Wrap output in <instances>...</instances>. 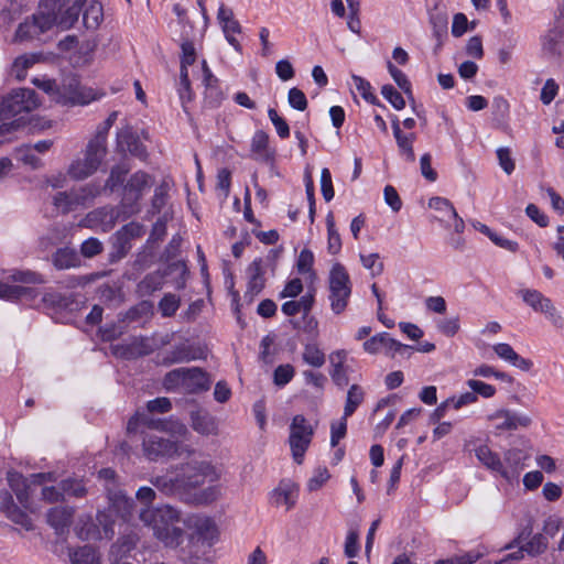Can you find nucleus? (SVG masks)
Returning <instances> with one entry per match:
<instances>
[{"instance_id": "obj_50", "label": "nucleus", "mask_w": 564, "mask_h": 564, "mask_svg": "<svg viewBox=\"0 0 564 564\" xmlns=\"http://www.w3.org/2000/svg\"><path fill=\"white\" fill-rule=\"evenodd\" d=\"M381 95L387 99L393 108L401 110L405 107V100L394 86L387 84L381 88Z\"/></svg>"}, {"instance_id": "obj_29", "label": "nucleus", "mask_w": 564, "mask_h": 564, "mask_svg": "<svg viewBox=\"0 0 564 564\" xmlns=\"http://www.w3.org/2000/svg\"><path fill=\"white\" fill-rule=\"evenodd\" d=\"M8 481L19 502L26 508L30 502L29 479L19 473H9Z\"/></svg>"}, {"instance_id": "obj_26", "label": "nucleus", "mask_w": 564, "mask_h": 564, "mask_svg": "<svg viewBox=\"0 0 564 564\" xmlns=\"http://www.w3.org/2000/svg\"><path fill=\"white\" fill-rule=\"evenodd\" d=\"M165 273L154 271L147 274L138 284L135 292L140 297H147L160 291L164 285Z\"/></svg>"}, {"instance_id": "obj_36", "label": "nucleus", "mask_w": 564, "mask_h": 564, "mask_svg": "<svg viewBox=\"0 0 564 564\" xmlns=\"http://www.w3.org/2000/svg\"><path fill=\"white\" fill-rule=\"evenodd\" d=\"M34 289L30 286L11 285L0 281V299L14 301L31 296Z\"/></svg>"}, {"instance_id": "obj_8", "label": "nucleus", "mask_w": 564, "mask_h": 564, "mask_svg": "<svg viewBox=\"0 0 564 564\" xmlns=\"http://www.w3.org/2000/svg\"><path fill=\"white\" fill-rule=\"evenodd\" d=\"M151 185V176L142 171L133 173L123 186L121 204L130 214L139 212V200Z\"/></svg>"}, {"instance_id": "obj_24", "label": "nucleus", "mask_w": 564, "mask_h": 564, "mask_svg": "<svg viewBox=\"0 0 564 564\" xmlns=\"http://www.w3.org/2000/svg\"><path fill=\"white\" fill-rule=\"evenodd\" d=\"M248 271L250 273V278L245 296H250V299H252L253 296L258 295L264 288L265 280L263 278L262 271V259H254L249 265Z\"/></svg>"}, {"instance_id": "obj_35", "label": "nucleus", "mask_w": 564, "mask_h": 564, "mask_svg": "<svg viewBox=\"0 0 564 564\" xmlns=\"http://www.w3.org/2000/svg\"><path fill=\"white\" fill-rule=\"evenodd\" d=\"M473 226L486 235L495 245L509 250L511 252H516L519 249V245L517 241L509 240L507 238H503L499 236L497 232L492 231L487 225H484L479 221L473 223Z\"/></svg>"}, {"instance_id": "obj_43", "label": "nucleus", "mask_w": 564, "mask_h": 564, "mask_svg": "<svg viewBox=\"0 0 564 564\" xmlns=\"http://www.w3.org/2000/svg\"><path fill=\"white\" fill-rule=\"evenodd\" d=\"M220 496L219 486H209L205 489H202L198 492L192 494L189 500H185L186 502H195L198 505H207L216 501Z\"/></svg>"}, {"instance_id": "obj_11", "label": "nucleus", "mask_w": 564, "mask_h": 564, "mask_svg": "<svg viewBox=\"0 0 564 564\" xmlns=\"http://www.w3.org/2000/svg\"><path fill=\"white\" fill-rule=\"evenodd\" d=\"M557 22V25L541 37L542 53L549 59H558L564 54V25L562 22Z\"/></svg>"}, {"instance_id": "obj_13", "label": "nucleus", "mask_w": 564, "mask_h": 564, "mask_svg": "<svg viewBox=\"0 0 564 564\" xmlns=\"http://www.w3.org/2000/svg\"><path fill=\"white\" fill-rule=\"evenodd\" d=\"M42 302L46 308L54 312H72L78 307V302L74 293H62L58 291H47L42 297Z\"/></svg>"}, {"instance_id": "obj_3", "label": "nucleus", "mask_w": 564, "mask_h": 564, "mask_svg": "<svg viewBox=\"0 0 564 564\" xmlns=\"http://www.w3.org/2000/svg\"><path fill=\"white\" fill-rule=\"evenodd\" d=\"M140 519L152 525L154 535L167 546H177L183 538V529L180 511L172 506L165 505L154 511L141 510Z\"/></svg>"}, {"instance_id": "obj_17", "label": "nucleus", "mask_w": 564, "mask_h": 564, "mask_svg": "<svg viewBox=\"0 0 564 564\" xmlns=\"http://www.w3.org/2000/svg\"><path fill=\"white\" fill-rule=\"evenodd\" d=\"M297 486L290 480H282L271 492V502L275 506H286L290 510L295 506L297 498Z\"/></svg>"}, {"instance_id": "obj_1", "label": "nucleus", "mask_w": 564, "mask_h": 564, "mask_svg": "<svg viewBox=\"0 0 564 564\" xmlns=\"http://www.w3.org/2000/svg\"><path fill=\"white\" fill-rule=\"evenodd\" d=\"M220 477L216 467L208 460L193 458L175 467L174 473L152 477L150 482L162 494L189 500L193 490L206 480L213 482Z\"/></svg>"}, {"instance_id": "obj_30", "label": "nucleus", "mask_w": 564, "mask_h": 564, "mask_svg": "<svg viewBox=\"0 0 564 564\" xmlns=\"http://www.w3.org/2000/svg\"><path fill=\"white\" fill-rule=\"evenodd\" d=\"M328 288L329 290L351 291L350 278L343 264L335 263L332 267L328 278Z\"/></svg>"}, {"instance_id": "obj_28", "label": "nucleus", "mask_w": 564, "mask_h": 564, "mask_svg": "<svg viewBox=\"0 0 564 564\" xmlns=\"http://www.w3.org/2000/svg\"><path fill=\"white\" fill-rule=\"evenodd\" d=\"M82 12L83 24L87 30L96 31L104 21V7L98 0H91Z\"/></svg>"}, {"instance_id": "obj_31", "label": "nucleus", "mask_w": 564, "mask_h": 564, "mask_svg": "<svg viewBox=\"0 0 564 564\" xmlns=\"http://www.w3.org/2000/svg\"><path fill=\"white\" fill-rule=\"evenodd\" d=\"M83 198V195L74 192H58L53 198V204L58 212L67 214L75 210L82 204Z\"/></svg>"}, {"instance_id": "obj_53", "label": "nucleus", "mask_w": 564, "mask_h": 564, "mask_svg": "<svg viewBox=\"0 0 564 564\" xmlns=\"http://www.w3.org/2000/svg\"><path fill=\"white\" fill-rule=\"evenodd\" d=\"M289 105L297 110L304 111L307 108V98L305 94L297 87H293L288 93Z\"/></svg>"}, {"instance_id": "obj_5", "label": "nucleus", "mask_w": 564, "mask_h": 564, "mask_svg": "<svg viewBox=\"0 0 564 564\" xmlns=\"http://www.w3.org/2000/svg\"><path fill=\"white\" fill-rule=\"evenodd\" d=\"M56 22V14H54V4L50 12H37L26 18L19 24L14 40L17 42L32 41L40 39L42 34L53 28Z\"/></svg>"}, {"instance_id": "obj_25", "label": "nucleus", "mask_w": 564, "mask_h": 564, "mask_svg": "<svg viewBox=\"0 0 564 564\" xmlns=\"http://www.w3.org/2000/svg\"><path fill=\"white\" fill-rule=\"evenodd\" d=\"M2 510L6 516L15 524L21 525L26 531H31L33 529L32 519L25 511H23L13 502L11 496H9L8 499L2 502Z\"/></svg>"}, {"instance_id": "obj_22", "label": "nucleus", "mask_w": 564, "mask_h": 564, "mask_svg": "<svg viewBox=\"0 0 564 564\" xmlns=\"http://www.w3.org/2000/svg\"><path fill=\"white\" fill-rule=\"evenodd\" d=\"M192 427L202 435L217 434L216 419L207 411H194L191 413Z\"/></svg>"}, {"instance_id": "obj_40", "label": "nucleus", "mask_w": 564, "mask_h": 564, "mask_svg": "<svg viewBox=\"0 0 564 564\" xmlns=\"http://www.w3.org/2000/svg\"><path fill=\"white\" fill-rule=\"evenodd\" d=\"M275 150L270 143H251L249 156L256 161L270 163L273 161Z\"/></svg>"}, {"instance_id": "obj_32", "label": "nucleus", "mask_w": 564, "mask_h": 564, "mask_svg": "<svg viewBox=\"0 0 564 564\" xmlns=\"http://www.w3.org/2000/svg\"><path fill=\"white\" fill-rule=\"evenodd\" d=\"M68 555L72 564H100L99 555L91 545L69 550Z\"/></svg>"}, {"instance_id": "obj_10", "label": "nucleus", "mask_w": 564, "mask_h": 564, "mask_svg": "<svg viewBox=\"0 0 564 564\" xmlns=\"http://www.w3.org/2000/svg\"><path fill=\"white\" fill-rule=\"evenodd\" d=\"M144 456L152 462L173 457L178 452V443L169 437L152 434L142 443Z\"/></svg>"}, {"instance_id": "obj_15", "label": "nucleus", "mask_w": 564, "mask_h": 564, "mask_svg": "<svg viewBox=\"0 0 564 564\" xmlns=\"http://www.w3.org/2000/svg\"><path fill=\"white\" fill-rule=\"evenodd\" d=\"M183 370L184 391L187 393H199L209 389L212 380L207 372L197 367L183 368Z\"/></svg>"}, {"instance_id": "obj_63", "label": "nucleus", "mask_w": 564, "mask_h": 564, "mask_svg": "<svg viewBox=\"0 0 564 564\" xmlns=\"http://www.w3.org/2000/svg\"><path fill=\"white\" fill-rule=\"evenodd\" d=\"M102 251V243L99 239L90 237L80 245V253L85 258H93Z\"/></svg>"}, {"instance_id": "obj_64", "label": "nucleus", "mask_w": 564, "mask_h": 564, "mask_svg": "<svg viewBox=\"0 0 564 564\" xmlns=\"http://www.w3.org/2000/svg\"><path fill=\"white\" fill-rule=\"evenodd\" d=\"M183 373H184L183 368H177V369H174V370H171L170 372H167L164 378V387L167 390H172V389H176V388L183 389V386H184Z\"/></svg>"}, {"instance_id": "obj_54", "label": "nucleus", "mask_w": 564, "mask_h": 564, "mask_svg": "<svg viewBox=\"0 0 564 564\" xmlns=\"http://www.w3.org/2000/svg\"><path fill=\"white\" fill-rule=\"evenodd\" d=\"M500 167L506 174L510 175L516 167L514 160L511 155V151L508 147H501L496 151Z\"/></svg>"}, {"instance_id": "obj_56", "label": "nucleus", "mask_w": 564, "mask_h": 564, "mask_svg": "<svg viewBox=\"0 0 564 564\" xmlns=\"http://www.w3.org/2000/svg\"><path fill=\"white\" fill-rule=\"evenodd\" d=\"M558 90L560 86L553 78L546 79L541 89L540 100L543 105H550L557 96Z\"/></svg>"}, {"instance_id": "obj_6", "label": "nucleus", "mask_w": 564, "mask_h": 564, "mask_svg": "<svg viewBox=\"0 0 564 564\" xmlns=\"http://www.w3.org/2000/svg\"><path fill=\"white\" fill-rule=\"evenodd\" d=\"M91 88L82 86L76 77H66L62 80L56 95V104L62 106H85L95 100Z\"/></svg>"}, {"instance_id": "obj_18", "label": "nucleus", "mask_w": 564, "mask_h": 564, "mask_svg": "<svg viewBox=\"0 0 564 564\" xmlns=\"http://www.w3.org/2000/svg\"><path fill=\"white\" fill-rule=\"evenodd\" d=\"M491 420H501L497 424L498 430L513 431L518 427H527L531 424V419L527 415L517 414L510 410H498L490 416Z\"/></svg>"}, {"instance_id": "obj_33", "label": "nucleus", "mask_w": 564, "mask_h": 564, "mask_svg": "<svg viewBox=\"0 0 564 564\" xmlns=\"http://www.w3.org/2000/svg\"><path fill=\"white\" fill-rule=\"evenodd\" d=\"M524 459L525 455L519 448H510L505 452V468L511 473L510 480L518 477L519 473L523 469Z\"/></svg>"}, {"instance_id": "obj_12", "label": "nucleus", "mask_w": 564, "mask_h": 564, "mask_svg": "<svg viewBox=\"0 0 564 564\" xmlns=\"http://www.w3.org/2000/svg\"><path fill=\"white\" fill-rule=\"evenodd\" d=\"M52 143H22L14 150V159L22 162L24 165H29L32 170L40 169L42 161L35 155L46 153Z\"/></svg>"}, {"instance_id": "obj_44", "label": "nucleus", "mask_w": 564, "mask_h": 564, "mask_svg": "<svg viewBox=\"0 0 564 564\" xmlns=\"http://www.w3.org/2000/svg\"><path fill=\"white\" fill-rule=\"evenodd\" d=\"M349 367L343 365L341 361H335L334 357H332V370L329 371L330 378L333 382L338 388H344L349 383L348 377Z\"/></svg>"}, {"instance_id": "obj_16", "label": "nucleus", "mask_w": 564, "mask_h": 564, "mask_svg": "<svg viewBox=\"0 0 564 564\" xmlns=\"http://www.w3.org/2000/svg\"><path fill=\"white\" fill-rule=\"evenodd\" d=\"M477 459L490 471L499 474L503 479L510 480V471L505 468L500 456L492 452L487 445H479L475 448Z\"/></svg>"}, {"instance_id": "obj_62", "label": "nucleus", "mask_w": 564, "mask_h": 564, "mask_svg": "<svg viewBox=\"0 0 564 564\" xmlns=\"http://www.w3.org/2000/svg\"><path fill=\"white\" fill-rule=\"evenodd\" d=\"M314 263V254L310 249H303L296 261L297 272L301 274H305L312 271Z\"/></svg>"}, {"instance_id": "obj_52", "label": "nucleus", "mask_w": 564, "mask_h": 564, "mask_svg": "<svg viewBox=\"0 0 564 564\" xmlns=\"http://www.w3.org/2000/svg\"><path fill=\"white\" fill-rule=\"evenodd\" d=\"M268 116L274 126L278 135L281 139H286L290 135V128L284 118H282L274 108L268 110Z\"/></svg>"}, {"instance_id": "obj_58", "label": "nucleus", "mask_w": 564, "mask_h": 564, "mask_svg": "<svg viewBox=\"0 0 564 564\" xmlns=\"http://www.w3.org/2000/svg\"><path fill=\"white\" fill-rule=\"evenodd\" d=\"M330 474L326 467H318L314 470V475L307 481V489L316 491L329 479Z\"/></svg>"}, {"instance_id": "obj_45", "label": "nucleus", "mask_w": 564, "mask_h": 564, "mask_svg": "<svg viewBox=\"0 0 564 564\" xmlns=\"http://www.w3.org/2000/svg\"><path fill=\"white\" fill-rule=\"evenodd\" d=\"M351 291L329 290V301L332 311L335 314L343 313L348 304Z\"/></svg>"}, {"instance_id": "obj_21", "label": "nucleus", "mask_w": 564, "mask_h": 564, "mask_svg": "<svg viewBox=\"0 0 564 564\" xmlns=\"http://www.w3.org/2000/svg\"><path fill=\"white\" fill-rule=\"evenodd\" d=\"M110 511L116 513L123 521H129L135 508V502L132 498L126 496L121 491L109 495Z\"/></svg>"}, {"instance_id": "obj_2", "label": "nucleus", "mask_w": 564, "mask_h": 564, "mask_svg": "<svg viewBox=\"0 0 564 564\" xmlns=\"http://www.w3.org/2000/svg\"><path fill=\"white\" fill-rule=\"evenodd\" d=\"M37 94L30 88L12 90L0 104V135L24 128L29 113L36 109Z\"/></svg>"}, {"instance_id": "obj_41", "label": "nucleus", "mask_w": 564, "mask_h": 564, "mask_svg": "<svg viewBox=\"0 0 564 564\" xmlns=\"http://www.w3.org/2000/svg\"><path fill=\"white\" fill-rule=\"evenodd\" d=\"M387 68L398 87L409 97L413 98L412 96V85L406 77V75L399 69L393 63L390 61L387 62Z\"/></svg>"}, {"instance_id": "obj_7", "label": "nucleus", "mask_w": 564, "mask_h": 564, "mask_svg": "<svg viewBox=\"0 0 564 564\" xmlns=\"http://www.w3.org/2000/svg\"><path fill=\"white\" fill-rule=\"evenodd\" d=\"M313 434V427L303 415L297 414L293 417L290 426L289 443L295 463H303L305 452L312 442Z\"/></svg>"}, {"instance_id": "obj_48", "label": "nucleus", "mask_w": 564, "mask_h": 564, "mask_svg": "<svg viewBox=\"0 0 564 564\" xmlns=\"http://www.w3.org/2000/svg\"><path fill=\"white\" fill-rule=\"evenodd\" d=\"M294 375L295 369L292 365H280L274 369L273 382L278 387H284L293 379Z\"/></svg>"}, {"instance_id": "obj_23", "label": "nucleus", "mask_w": 564, "mask_h": 564, "mask_svg": "<svg viewBox=\"0 0 564 564\" xmlns=\"http://www.w3.org/2000/svg\"><path fill=\"white\" fill-rule=\"evenodd\" d=\"M87 0H75L73 4L68 6L65 10L59 9V14L56 13V22L63 30H68L75 25L83 11V7Z\"/></svg>"}, {"instance_id": "obj_46", "label": "nucleus", "mask_w": 564, "mask_h": 564, "mask_svg": "<svg viewBox=\"0 0 564 564\" xmlns=\"http://www.w3.org/2000/svg\"><path fill=\"white\" fill-rule=\"evenodd\" d=\"M10 278L14 282L24 284H44L46 282L41 273L32 270H14Z\"/></svg>"}, {"instance_id": "obj_27", "label": "nucleus", "mask_w": 564, "mask_h": 564, "mask_svg": "<svg viewBox=\"0 0 564 564\" xmlns=\"http://www.w3.org/2000/svg\"><path fill=\"white\" fill-rule=\"evenodd\" d=\"M523 302L535 312L547 313L552 308V301L540 291L532 289L520 290L518 293Z\"/></svg>"}, {"instance_id": "obj_57", "label": "nucleus", "mask_w": 564, "mask_h": 564, "mask_svg": "<svg viewBox=\"0 0 564 564\" xmlns=\"http://www.w3.org/2000/svg\"><path fill=\"white\" fill-rule=\"evenodd\" d=\"M360 550L359 534L356 530H350L346 535L344 553L348 558H354Z\"/></svg>"}, {"instance_id": "obj_9", "label": "nucleus", "mask_w": 564, "mask_h": 564, "mask_svg": "<svg viewBox=\"0 0 564 564\" xmlns=\"http://www.w3.org/2000/svg\"><path fill=\"white\" fill-rule=\"evenodd\" d=\"M429 207L438 212L441 216L436 220L444 227H453L455 234H463L465 230V221L457 214L455 207L449 199L441 196H434L429 200Z\"/></svg>"}, {"instance_id": "obj_19", "label": "nucleus", "mask_w": 564, "mask_h": 564, "mask_svg": "<svg viewBox=\"0 0 564 564\" xmlns=\"http://www.w3.org/2000/svg\"><path fill=\"white\" fill-rule=\"evenodd\" d=\"M73 509L66 507H54L47 511V523L55 530L56 534L62 535L70 525Z\"/></svg>"}, {"instance_id": "obj_20", "label": "nucleus", "mask_w": 564, "mask_h": 564, "mask_svg": "<svg viewBox=\"0 0 564 564\" xmlns=\"http://www.w3.org/2000/svg\"><path fill=\"white\" fill-rule=\"evenodd\" d=\"M52 264L57 270H68L80 265V257L74 248H57L52 254Z\"/></svg>"}, {"instance_id": "obj_38", "label": "nucleus", "mask_w": 564, "mask_h": 564, "mask_svg": "<svg viewBox=\"0 0 564 564\" xmlns=\"http://www.w3.org/2000/svg\"><path fill=\"white\" fill-rule=\"evenodd\" d=\"M327 250L330 254H337L341 249V238L335 227L334 216L329 213L326 217Z\"/></svg>"}, {"instance_id": "obj_60", "label": "nucleus", "mask_w": 564, "mask_h": 564, "mask_svg": "<svg viewBox=\"0 0 564 564\" xmlns=\"http://www.w3.org/2000/svg\"><path fill=\"white\" fill-rule=\"evenodd\" d=\"M196 61V52L194 44L186 41L182 44L181 69L188 70V66L193 65Z\"/></svg>"}, {"instance_id": "obj_51", "label": "nucleus", "mask_w": 564, "mask_h": 564, "mask_svg": "<svg viewBox=\"0 0 564 564\" xmlns=\"http://www.w3.org/2000/svg\"><path fill=\"white\" fill-rule=\"evenodd\" d=\"M198 356L189 345H180L171 350L172 362H184L195 360Z\"/></svg>"}, {"instance_id": "obj_59", "label": "nucleus", "mask_w": 564, "mask_h": 564, "mask_svg": "<svg viewBox=\"0 0 564 564\" xmlns=\"http://www.w3.org/2000/svg\"><path fill=\"white\" fill-rule=\"evenodd\" d=\"M204 99L205 104L210 108L218 107L223 99H224V93L218 85L209 86L205 88L204 93Z\"/></svg>"}, {"instance_id": "obj_42", "label": "nucleus", "mask_w": 564, "mask_h": 564, "mask_svg": "<svg viewBox=\"0 0 564 564\" xmlns=\"http://www.w3.org/2000/svg\"><path fill=\"white\" fill-rule=\"evenodd\" d=\"M181 305V299L176 294L166 293L159 302V312L163 317H172Z\"/></svg>"}, {"instance_id": "obj_55", "label": "nucleus", "mask_w": 564, "mask_h": 564, "mask_svg": "<svg viewBox=\"0 0 564 564\" xmlns=\"http://www.w3.org/2000/svg\"><path fill=\"white\" fill-rule=\"evenodd\" d=\"M32 83L35 87L47 94L52 101L56 102V95L58 93L59 85L55 80L35 77L32 79Z\"/></svg>"}, {"instance_id": "obj_34", "label": "nucleus", "mask_w": 564, "mask_h": 564, "mask_svg": "<svg viewBox=\"0 0 564 564\" xmlns=\"http://www.w3.org/2000/svg\"><path fill=\"white\" fill-rule=\"evenodd\" d=\"M59 488L63 491L64 500L68 498H84L87 495V489L83 479L68 477L59 482Z\"/></svg>"}, {"instance_id": "obj_4", "label": "nucleus", "mask_w": 564, "mask_h": 564, "mask_svg": "<svg viewBox=\"0 0 564 564\" xmlns=\"http://www.w3.org/2000/svg\"><path fill=\"white\" fill-rule=\"evenodd\" d=\"M106 153L105 143H88L84 158L70 163L68 175L78 181L87 178L98 170Z\"/></svg>"}, {"instance_id": "obj_39", "label": "nucleus", "mask_w": 564, "mask_h": 564, "mask_svg": "<svg viewBox=\"0 0 564 564\" xmlns=\"http://www.w3.org/2000/svg\"><path fill=\"white\" fill-rule=\"evenodd\" d=\"M302 359L314 368H321L325 364L326 357L316 344H306L302 352Z\"/></svg>"}, {"instance_id": "obj_37", "label": "nucleus", "mask_w": 564, "mask_h": 564, "mask_svg": "<svg viewBox=\"0 0 564 564\" xmlns=\"http://www.w3.org/2000/svg\"><path fill=\"white\" fill-rule=\"evenodd\" d=\"M365 398L364 389L358 384H352L348 392L346 398V404L344 408V415L345 417L351 416L357 408L362 403Z\"/></svg>"}, {"instance_id": "obj_49", "label": "nucleus", "mask_w": 564, "mask_h": 564, "mask_svg": "<svg viewBox=\"0 0 564 564\" xmlns=\"http://www.w3.org/2000/svg\"><path fill=\"white\" fill-rule=\"evenodd\" d=\"M352 83L357 89V91L361 95V97L371 104H375L377 100L376 95L371 91V84L361 76L351 75Z\"/></svg>"}, {"instance_id": "obj_61", "label": "nucleus", "mask_w": 564, "mask_h": 564, "mask_svg": "<svg viewBox=\"0 0 564 564\" xmlns=\"http://www.w3.org/2000/svg\"><path fill=\"white\" fill-rule=\"evenodd\" d=\"M196 529L198 534L205 540H213L217 533L215 522L209 518L197 520Z\"/></svg>"}, {"instance_id": "obj_47", "label": "nucleus", "mask_w": 564, "mask_h": 564, "mask_svg": "<svg viewBox=\"0 0 564 564\" xmlns=\"http://www.w3.org/2000/svg\"><path fill=\"white\" fill-rule=\"evenodd\" d=\"M128 172V167L123 165H115L110 170V174L106 181L105 188H108L110 192H115L119 186L123 184Z\"/></svg>"}, {"instance_id": "obj_14", "label": "nucleus", "mask_w": 564, "mask_h": 564, "mask_svg": "<svg viewBox=\"0 0 564 564\" xmlns=\"http://www.w3.org/2000/svg\"><path fill=\"white\" fill-rule=\"evenodd\" d=\"M547 547V539L542 533L534 534L520 550L507 554L502 560L496 561L495 564H508L523 558V552L530 555L543 553Z\"/></svg>"}]
</instances>
